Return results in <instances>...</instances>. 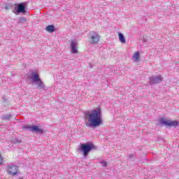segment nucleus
<instances>
[{"label": "nucleus", "mask_w": 179, "mask_h": 179, "mask_svg": "<svg viewBox=\"0 0 179 179\" xmlns=\"http://www.w3.org/2000/svg\"><path fill=\"white\" fill-rule=\"evenodd\" d=\"M31 79L34 82V83H36L38 86V89L39 90H41V89L45 88V85H44V83H43V80H41V78H40V76H38V73L36 71H33L31 74Z\"/></svg>", "instance_id": "obj_2"}, {"label": "nucleus", "mask_w": 179, "mask_h": 179, "mask_svg": "<svg viewBox=\"0 0 179 179\" xmlns=\"http://www.w3.org/2000/svg\"><path fill=\"white\" fill-rule=\"evenodd\" d=\"M71 50L72 54H78V43L75 41H71Z\"/></svg>", "instance_id": "obj_9"}, {"label": "nucleus", "mask_w": 179, "mask_h": 179, "mask_svg": "<svg viewBox=\"0 0 179 179\" xmlns=\"http://www.w3.org/2000/svg\"><path fill=\"white\" fill-rule=\"evenodd\" d=\"M6 173L10 177H15L20 172L19 171V166L16 165H8L6 168Z\"/></svg>", "instance_id": "obj_3"}, {"label": "nucleus", "mask_w": 179, "mask_h": 179, "mask_svg": "<svg viewBox=\"0 0 179 179\" xmlns=\"http://www.w3.org/2000/svg\"><path fill=\"white\" fill-rule=\"evenodd\" d=\"M118 36H119V41H120V43L124 44V43H125V37L124 36V35H122V34H121V32L118 33Z\"/></svg>", "instance_id": "obj_13"}, {"label": "nucleus", "mask_w": 179, "mask_h": 179, "mask_svg": "<svg viewBox=\"0 0 179 179\" xmlns=\"http://www.w3.org/2000/svg\"><path fill=\"white\" fill-rule=\"evenodd\" d=\"M160 122L162 125H166V127H178L179 125L178 121H173L164 117L160 118Z\"/></svg>", "instance_id": "obj_4"}, {"label": "nucleus", "mask_w": 179, "mask_h": 179, "mask_svg": "<svg viewBox=\"0 0 179 179\" xmlns=\"http://www.w3.org/2000/svg\"><path fill=\"white\" fill-rule=\"evenodd\" d=\"M99 41H100L99 34L96 31L92 32V34L90 36V44H97V43H99Z\"/></svg>", "instance_id": "obj_6"}, {"label": "nucleus", "mask_w": 179, "mask_h": 179, "mask_svg": "<svg viewBox=\"0 0 179 179\" xmlns=\"http://www.w3.org/2000/svg\"><path fill=\"white\" fill-rule=\"evenodd\" d=\"M3 164V157L2 156V153L0 152V166Z\"/></svg>", "instance_id": "obj_14"}, {"label": "nucleus", "mask_w": 179, "mask_h": 179, "mask_svg": "<svg viewBox=\"0 0 179 179\" xmlns=\"http://www.w3.org/2000/svg\"><path fill=\"white\" fill-rule=\"evenodd\" d=\"M20 179H23V178H20Z\"/></svg>", "instance_id": "obj_16"}, {"label": "nucleus", "mask_w": 179, "mask_h": 179, "mask_svg": "<svg viewBox=\"0 0 179 179\" xmlns=\"http://www.w3.org/2000/svg\"><path fill=\"white\" fill-rule=\"evenodd\" d=\"M85 120H87L88 123L86 124V127H93V128H97L103 125V117L101 115V108H97L90 112H86Z\"/></svg>", "instance_id": "obj_1"}, {"label": "nucleus", "mask_w": 179, "mask_h": 179, "mask_svg": "<svg viewBox=\"0 0 179 179\" xmlns=\"http://www.w3.org/2000/svg\"><path fill=\"white\" fill-rule=\"evenodd\" d=\"M94 148V145L93 143H89V144H81V150L83 153V156L86 157L87 155H89V152L90 150H93Z\"/></svg>", "instance_id": "obj_5"}, {"label": "nucleus", "mask_w": 179, "mask_h": 179, "mask_svg": "<svg viewBox=\"0 0 179 179\" xmlns=\"http://www.w3.org/2000/svg\"><path fill=\"white\" fill-rule=\"evenodd\" d=\"M46 30L49 33H54V31H55V27L54 25H49L46 27Z\"/></svg>", "instance_id": "obj_12"}, {"label": "nucleus", "mask_w": 179, "mask_h": 179, "mask_svg": "<svg viewBox=\"0 0 179 179\" xmlns=\"http://www.w3.org/2000/svg\"><path fill=\"white\" fill-rule=\"evenodd\" d=\"M24 129H29L31 132H36V134H43V129L40 128L38 126H25L23 127Z\"/></svg>", "instance_id": "obj_7"}, {"label": "nucleus", "mask_w": 179, "mask_h": 179, "mask_svg": "<svg viewBox=\"0 0 179 179\" xmlns=\"http://www.w3.org/2000/svg\"><path fill=\"white\" fill-rule=\"evenodd\" d=\"M102 164V167H106L107 166V162H100Z\"/></svg>", "instance_id": "obj_15"}, {"label": "nucleus", "mask_w": 179, "mask_h": 179, "mask_svg": "<svg viewBox=\"0 0 179 179\" xmlns=\"http://www.w3.org/2000/svg\"><path fill=\"white\" fill-rule=\"evenodd\" d=\"M132 57L136 62H138V61H139L141 58V54L139 53V52H136L132 56Z\"/></svg>", "instance_id": "obj_11"}, {"label": "nucleus", "mask_w": 179, "mask_h": 179, "mask_svg": "<svg viewBox=\"0 0 179 179\" xmlns=\"http://www.w3.org/2000/svg\"><path fill=\"white\" fill-rule=\"evenodd\" d=\"M150 85H155L156 83H160L163 80L162 76H158L157 77L152 76L150 78Z\"/></svg>", "instance_id": "obj_8"}, {"label": "nucleus", "mask_w": 179, "mask_h": 179, "mask_svg": "<svg viewBox=\"0 0 179 179\" xmlns=\"http://www.w3.org/2000/svg\"><path fill=\"white\" fill-rule=\"evenodd\" d=\"M17 12H18V13H24L26 12V7H24L23 3L18 4Z\"/></svg>", "instance_id": "obj_10"}]
</instances>
